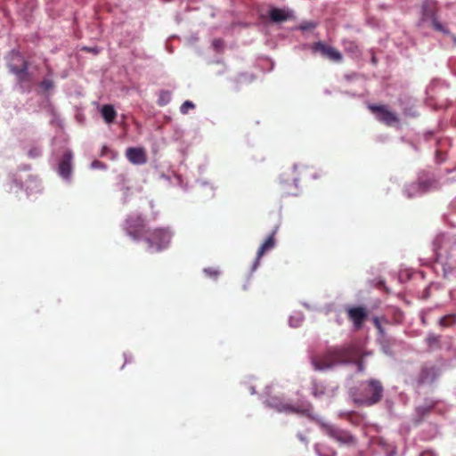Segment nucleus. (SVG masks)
Instances as JSON below:
<instances>
[{
	"mask_svg": "<svg viewBox=\"0 0 456 456\" xmlns=\"http://www.w3.org/2000/svg\"><path fill=\"white\" fill-rule=\"evenodd\" d=\"M361 354V346L350 342L329 347L324 353L312 357V364L317 370H324L340 364L353 362Z\"/></svg>",
	"mask_w": 456,
	"mask_h": 456,
	"instance_id": "f257e3e1",
	"label": "nucleus"
},
{
	"mask_svg": "<svg viewBox=\"0 0 456 456\" xmlns=\"http://www.w3.org/2000/svg\"><path fill=\"white\" fill-rule=\"evenodd\" d=\"M439 6L436 0H424L420 6L419 27H428L435 31L448 35L450 30L439 20Z\"/></svg>",
	"mask_w": 456,
	"mask_h": 456,
	"instance_id": "f03ea898",
	"label": "nucleus"
},
{
	"mask_svg": "<svg viewBox=\"0 0 456 456\" xmlns=\"http://www.w3.org/2000/svg\"><path fill=\"white\" fill-rule=\"evenodd\" d=\"M384 387L378 379H370L362 382L359 391L354 394V401L363 406H371L381 401Z\"/></svg>",
	"mask_w": 456,
	"mask_h": 456,
	"instance_id": "7ed1b4c3",
	"label": "nucleus"
},
{
	"mask_svg": "<svg viewBox=\"0 0 456 456\" xmlns=\"http://www.w3.org/2000/svg\"><path fill=\"white\" fill-rule=\"evenodd\" d=\"M441 188L440 179L434 174L423 172L419 175L418 181L408 184L404 191L409 198L418 194L426 193Z\"/></svg>",
	"mask_w": 456,
	"mask_h": 456,
	"instance_id": "20e7f679",
	"label": "nucleus"
},
{
	"mask_svg": "<svg viewBox=\"0 0 456 456\" xmlns=\"http://www.w3.org/2000/svg\"><path fill=\"white\" fill-rule=\"evenodd\" d=\"M172 239V232L167 228H155L149 230L143 240L150 252H161L167 249Z\"/></svg>",
	"mask_w": 456,
	"mask_h": 456,
	"instance_id": "39448f33",
	"label": "nucleus"
},
{
	"mask_svg": "<svg viewBox=\"0 0 456 456\" xmlns=\"http://www.w3.org/2000/svg\"><path fill=\"white\" fill-rule=\"evenodd\" d=\"M126 234L134 240H143L149 231L145 219L139 214H131L124 223Z\"/></svg>",
	"mask_w": 456,
	"mask_h": 456,
	"instance_id": "423d86ee",
	"label": "nucleus"
},
{
	"mask_svg": "<svg viewBox=\"0 0 456 456\" xmlns=\"http://www.w3.org/2000/svg\"><path fill=\"white\" fill-rule=\"evenodd\" d=\"M9 69L11 72L16 76L20 85L31 81V75L28 70V61L24 60L19 53H13L12 54V61L9 63Z\"/></svg>",
	"mask_w": 456,
	"mask_h": 456,
	"instance_id": "0eeeda50",
	"label": "nucleus"
},
{
	"mask_svg": "<svg viewBox=\"0 0 456 456\" xmlns=\"http://www.w3.org/2000/svg\"><path fill=\"white\" fill-rule=\"evenodd\" d=\"M455 244L456 240L453 237L445 233L438 234L433 241L436 259L448 257Z\"/></svg>",
	"mask_w": 456,
	"mask_h": 456,
	"instance_id": "6e6552de",
	"label": "nucleus"
},
{
	"mask_svg": "<svg viewBox=\"0 0 456 456\" xmlns=\"http://www.w3.org/2000/svg\"><path fill=\"white\" fill-rule=\"evenodd\" d=\"M369 110L376 115V118L381 123L391 126L399 123V118L395 112L390 111L385 105H369Z\"/></svg>",
	"mask_w": 456,
	"mask_h": 456,
	"instance_id": "1a4fd4ad",
	"label": "nucleus"
},
{
	"mask_svg": "<svg viewBox=\"0 0 456 456\" xmlns=\"http://www.w3.org/2000/svg\"><path fill=\"white\" fill-rule=\"evenodd\" d=\"M348 319L354 323L355 330L362 328L364 322L368 318V311L363 306H351L346 310Z\"/></svg>",
	"mask_w": 456,
	"mask_h": 456,
	"instance_id": "9d476101",
	"label": "nucleus"
},
{
	"mask_svg": "<svg viewBox=\"0 0 456 456\" xmlns=\"http://www.w3.org/2000/svg\"><path fill=\"white\" fill-rule=\"evenodd\" d=\"M313 50L314 52H319L322 55L335 62H340L343 59L342 54L338 50L322 42L314 43Z\"/></svg>",
	"mask_w": 456,
	"mask_h": 456,
	"instance_id": "9b49d317",
	"label": "nucleus"
},
{
	"mask_svg": "<svg viewBox=\"0 0 456 456\" xmlns=\"http://www.w3.org/2000/svg\"><path fill=\"white\" fill-rule=\"evenodd\" d=\"M126 157L134 165H142L147 162V154L143 148H127L126 151Z\"/></svg>",
	"mask_w": 456,
	"mask_h": 456,
	"instance_id": "f8f14e48",
	"label": "nucleus"
},
{
	"mask_svg": "<svg viewBox=\"0 0 456 456\" xmlns=\"http://www.w3.org/2000/svg\"><path fill=\"white\" fill-rule=\"evenodd\" d=\"M437 372L434 366H423L417 377L418 386H422L427 383H432L436 379Z\"/></svg>",
	"mask_w": 456,
	"mask_h": 456,
	"instance_id": "ddd939ff",
	"label": "nucleus"
},
{
	"mask_svg": "<svg viewBox=\"0 0 456 456\" xmlns=\"http://www.w3.org/2000/svg\"><path fill=\"white\" fill-rule=\"evenodd\" d=\"M327 434L333 439L342 444H351L354 442V437L346 430L337 428L330 426L327 428Z\"/></svg>",
	"mask_w": 456,
	"mask_h": 456,
	"instance_id": "4468645a",
	"label": "nucleus"
},
{
	"mask_svg": "<svg viewBox=\"0 0 456 456\" xmlns=\"http://www.w3.org/2000/svg\"><path fill=\"white\" fill-rule=\"evenodd\" d=\"M73 155L70 151H66L60 163H59V174L63 178H69L71 175L72 167H71V162H72Z\"/></svg>",
	"mask_w": 456,
	"mask_h": 456,
	"instance_id": "2eb2a0df",
	"label": "nucleus"
},
{
	"mask_svg": "<svg viewBox=\"0 0 456 456\" xmlns=\"http://www.w3.org/2000/svg\"><path fill=\"white\" fill-rule=\"evenodd\" d=\"M275 246L274 232H273L265 242L259 247L256 253V259L254 264V269L256 268L260 258L265 254V252L273 249Z\"/></svg>",
	"mask_w": 456,
	"mask_h": 456,
	"instance_id": "dca6fc26",
	"label": "nucleus"
},
{
	"mask_svg": "<svg viewBox=\"0 0 456 456\" xmlns=\"http://www.w3.org/2000/svg\"><path fill=\"white\" fill-rule=\"evenodd\" d=\"M102 116L106 123L110 124L114 121L117 116V112L112 105H103L101 110Z\"/></svg>",
	"mask_w": 456,
	"mask_h": 456,
	"instance_id": "f3484780",
	"label": "nucleus"
},
{
	"mask_svg": "<svg viewBox=\"0 0 456 456\" xmlns=\"http://www.w3.org/2000/svg\"><path fill=\"white\" fill-rule=\"evenodd\" d=\"M270 18L274 22H283L289 19L288 13L279 8H273L270 11Z\"/></svg>",
	"mask_w": 456,
	"mask_h": 456,
	"instance_id": "a211bd4d",
	"label": "nucleus"
},
{
	"mask_svg": "<svg viewBox=\"0 0 456 456\" xmlns=\"http://www.w3.org/2000/svg\"><path fill=\"white\" fill-rule=\"evenodd\" d=\"M279 411H288V412H292V413H301V414H306L309 412V407H296V406H292V405H282L281 408H279Z\"/></svg>",
	"mask_w": 456,
	"mask_h": 456,
	"instance_id": "6ab92c4d",
	"label": "nucleus"
},
{
	"mask_svg": "<svg viewBox=\"0 0 456 456\" xmlns=\"http://www.w3.org/2000/svg\"><path fill=\"white\" fill-rule=\"evenodd\" d=\"M456 323V314H450L439 320V325L443 328L452 327Z\"/></svg>",
	"mask_w": 456,
	"mask_h": 456,
	"instance_id": "aec40b11",
	"label": "nucleus"
},
{
	"mask_svg": "<svg viewBox=\"0 0 456 456\" xmlns=\"http://www.w3.org/2000/svg\"><path fill=\"white\" fill-rule=\"evenodd\" d=\"M171 100V94L168 91H161L158 99V104L159 106L167 105Z\"/></svg>",
	"mask_w": 456,
	"mask_h": 456,
	"instance_id": "412c9836",
	"label": "nucleus"
},
{
	"mask_svg": "<svg viewBox=\"0 0 456 456\" xmlns=\"http://www.w3.org/2000/svg\"><path fill=\"white\" fill-rule=\"evenodd\" d=\"M344 47L346 52H349L352 53H359V46L354 41H351V40L345 41Z\"/></svg>",
	"mask_w": 456,
	"mask_h": 456,
	"instance_id": "4be33fe9",
	"label": "nucleus"
},
{
	"mask_svg": "<svg viewBox=\"0 0 456 456\" xmlns=\"http://www.w3.org/2000/svg\"><path fill=\"white\" fill-rule=\"evenodd\" d=\"M428 346H438L440 342V337L435 334H429L426 339Z\"/></svg>",
	"mask_w": 456,
	"mask_h": 456,
	"instance_id": "5701e85b",
	"label": "nucleus"
},
{
	"mask_svg": "<svg viewBox=\"0 0 456 456\" xmlns=\"http://www.w3.org/2000/svg\"><path fill=\"white\" fill-rule=\"evenodd\" d=\"M195 108V105L191 101H185L180 107V111L183 114H187L189 110H192Z\"/></svg>",
	"mask_w": 456,
	"mask_h": 456,
	"instance_id": "b1692460",
	"label": "nucleus"
},
{
	"mask_svg": "<svg viewBox=\"0 0 456 456\" xmlns=\"http://www.w3.org/2000/svg\"><path fill=\"white\" fill-rule=\"evenodd\" d=\"M362 356V350L361 349V354L352 362L357 366V370L360 372L364 371V369H365Z\"/></svg>",
	"mask_w": 456,
	"mask_h": 456,
	"instance_id": "393cba45",
	"label": "nucleus"
},
{
	"mask_svg": "<svg viewBox=\"0 0 456 456\" xmlns=\"http://www.w3.org/2000/svg\"><path fill=\"white\" fill-rule=\"evenodd\" d=\"M39 86L44 90V91H49L51 90L53 87V82L50 79H44L41 81Z\"/></svg>",
	"mask_w": 456,
	"mask_h": 456,
	"instance_id": "a878e982",
	"label": "nucleus"
},
{
	"mask_svg": "<svg viewBox=\"0 0 456 456\" xmlns=\"http://www.w3.org/2000/svg\"><path fill=\"white\" fill-rule=\"evenodd\" d=\"M372 322L374 323L375 328L379 330L380 334L384 333V329L381 326L380 321L379 317H374L372 319Z\"/></svg>",
	"mask_w": 456,
	"mask_h": 456,
	"instance_id": "bb28decb",
	"label": "nucleus"
},
{
	"mask_svg": "<svg viewBox=\"0 0 456 456\" xmlns=\"http://www.w3.org/2000/svg\"><path fill=\"white\" fill-rule=\"evenodd\" d=\"M205 273H206L208 275H209V276H211V277H214V278L217 277V275H218V273H218V271L214 270V269H211V268L205 269Z\"/></svg>",
	"mask_w": 456,
	"mask_h": 456,
	"instance_id": "cd10ccee",
	"label": "nucleus"
},
{
	"mask_svg": "<svg viewBox=\"0 0 456 456\" xmlns=\"http://www.w3.org/2000/svg\"><path fill=\"white\" fill-rule=\"evenodd\" d=\"M314 28H315V25L313 22L305 23V24L301 25V27H300V28L302 30L312 29Z\"/></svg>",
	"mask_w": 456,
	"mask_h": 456,
	"instance_id": "c85d7f7f",
	"label": "nucleus"
},
{
	"mask_svg": "<svg viewBox=\"0 0 456 456\" xmlns=\"http://www.w3.org/2000/svg\"><path fill=\"white\" fill-rule=\"evenodd\" d=\"M86 51L87 52H90V53H93L94 54H97L99 53V50L97 48H89V47H85L84 48Z\"/></svg>",
	"mask_w": 456,
	"mask_h": 456,
	"instance_id": "c756f323",
	"label": "nucleus"
},
{
	"mask_svg": "<svg viewBox=\"0 0 456 456\" xmlns=\"http://www.w3.org/2000/svg\"><path fill=\"white\" fill-rule=\"evenodd\" d=\"M372 62H376V58L375 57H372Z\"/></svg>",
	"mask_w": 456,
	"mask_h": 456,
	"instance_id": "7c9ffc66",
	"label": "nucleus"
}]
</instances>
